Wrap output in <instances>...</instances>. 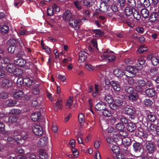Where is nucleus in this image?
<instances>
[{"mask_svg":"<svg viewBox=\"0 0 159 159\" xmlns=\"http://www.w3.org/2000/svg\"><path fill=\"white\" fill-rule=\"evenodd\" d=\"M138 61L139 64H136L133 66H128L126 67V70L127 72L125 74L126 76L130 78L134 77L135 76L136 74L138 72V70L142 69V65L145 63V61L144 60L139 59Z\"/></svg>","mask_w":159,"mask_h":159,"instance_id":"nucleus-1","label":"nucleus"},{"mask_svg":"<svg viewBox=\"0 0 159 159\" xmlns=\"http://www.w3.org/2000/svg\"><path fill=\"white\" fill-rule=\"evenodd\" d=\"M113 52L112 51L109 52L105 51L100 54L99 59L101 61L107 62H111L115 61V56L112 54Z\"/></svg>","mask_w":159,"mask_h":159,"instance_id":"nucleus-2","label":"nucleus"},{"mask_svg":"<svg viewBox=\"0 0 159 159\" xmlns=\"http://www.w3.org/2000/svg\"><path fill=\"white\" fill-rule=\"evenodd\" d=\"M119 135L117 134H111L107 137V141L111 149H118V147L116 145V142L118 140Z\"/></svg>","mask_w":159,"mask_h":159,"instance_id":"nucleus-3","label":"nucleus"},{"mask_svg":"<svg viewBox=\"0 0 159 159\" xmlns=\"http://www.w3.org/2000/svg\"><path fill=\"white\" fill-rule=\"evenodd\" d=\"M89 89V92L92 93L93 96L95 97L99 94L100 92L102 90V88L98 84H95L94 86H90Z\"/></svg>","mask_w":159,"mask_h":159,"instance_id":"nucleus-4","label":"nucleus"},{"mask_svg":"<svg viewBox=\"0 0 159 159\" xmlns=\"http://www.w3.org/2000/svg\"><path fill=\"white\" fill-rule=\"evenodd\" d=\"M88 35H92L94 37H99L102 36L103 34V32L101 31L100 29H96L93 30H88L85 31Z\"/></svg>","mask_w":159,"mask_h":159,"instance_id":"nucleus-5","label":"nucleus"},{"mask_svg":"<svg viewBox=\"0 0 159 159\" xmlns=\"http://www.w3.org/2000/svg\"><path fill=\"white\" fill-rule=\"evenodd\" d=\"M146 85V81L143 79L137 80L135 81V89L137 91H141L143 87Z\"/></svg>","mask_w":159,"mask_h":159,"instance_id":"nucleus-6","label":"nucleus"},{"mask_svg":"<svg viewBox=\"0 0 159 159\" xmlns=\"http://www.w3.org/2000/svg\"><path fill=\"white\" fill-rule=\"evenodd\" d=\"M28 138V135L27 133L25 131H22L20 133V136L15 138V140L16 141L18 140V141L17 142V144H22L23 143L22 140H25Z\"/></svg>","mask_w":159,"mask_h":159,"instance_id":"nucleus-7","label":"nucleus"},{"mask_svg":"<svg viewBox=\"0 0 159 159\" xmlns=\"http://www.w3.org/2000/svg\"><path fill=\"white\" fill-rule=\"evenodd\" d=\"M32 130L34 134L38 136H41L43 133V130L42 127L39 125H34L32 128Z\"/></svg>","mask_w":159,"mask_h":159,"instance_id":"nucleus-8","label":"nucleus"},{"mask_svg":"<svg viewBox=\"0 0 159 159\" xmlns=\"http://www.w3.org/2000/svg\"><path fill=\"white\" fill-rule=\"evenodd\" d=\"M111 153H113L117 159H121L124 157L122 150H111Z\"/></svg>","mask_w":159,"mask_h":159,"instance_id":"nucleus-9","label":"nucleus"},{"mask_svg":"<svg viewBox=\"0 0 159 159\" xmlns=\"http://www.w3.org/2000/svg\"><path fill=\"white\" fill-rule=\"evenodd\" d=\"M80 19L74 20L73 19L69 20V24L70 26L75 29L79 28L80 25Z\"/></svg>","mask_w":159,"mask_h":159,"instance_id":"nucleus-10","label":"nucleus"},{"mask_svg":"<svg viewBox=\"0 0 159 159\" xmlns=\"http://www.w3.org/2000/svg\"><path fill=\"white\" fill-rule=\"evenodd\" d=\"M48 143V138L47 137H43L40 138L38 142V146L42 147L45 146Z\"/></svg>","mask_w":159,"mask_h":159,"instance_id":"nucleus-11","label":"nucleus"},{"mask_svg":"<svg viewBox=\"0 0 159 159\" xmlns=\"http://www.w3.org/2000/svg\"><path fill=\"white\" fill-rule=\"evenodd\" d=\"M147 59L151 60L152 64L154 66L157 65L159 62V57H153L151 55H149L148 56Z\"/></svg>","mask_w":159,"mask_h":159,"instance_id":"nucleus-12","label":"nucleus"},{"mask_svg":"<svg viewBox=\"0 0 159 159\" xmlns=\"http://www.w3.org/2000/svg\"><path fill=\"white\" fill-rule=\"evenodd\" d=\"M14 62L16 65L20 67H23L26 64V61L22 58H18L14 59Z\"/></svg>","mask_w":159,"mask_h":159,"instance_id":"nucleus-13","label":"nucleus"},{"mask_svg":"<svg viewBox=\"0 0 159 159\" xmlns=\"http://www.w3.org/2000/svg\"><path fill=\"white\" fill-rule=\"evenodd\" d=\"M73 17L69 11H66L63 15V19L66 21H69V20L73 19Z\"/></svg>","mask_w":159,"mask_h":159,"instance_id":"nucleus-14","label":"nucleus"},{"mask_svg":"<svg viewBox=\"0 0 159 159\" xmlns=\"http://www.w3.org/2000/svg\"><path fill=\"white\" fill-rule=\"evenodd\" d=\"M88 56L87 53L85 51H81L79 54V61L80 62L84 61Z\"/></svg>","mask_w":159,"mask_h":159,"instance_id":"nucleus-15","label":"nucleus"},{"mask_svg":"<svg viewBox=\"0 0 159 159\" xmlns=\"http://www.w3.org/2000/svg\"><path fill=\"white\" fill-rule=\"evenodd\" d=\"M1 84L3 87L8 88L12 85V82L9 80L4 79L1 82Z\"/></svg>","mask_w":159,"mask_h":159,"instance_id":"nucleus-16","label":"nucleus"},{"mask_svg":"<svg viewBox=\"0 0 159 159\" xmlns=\"http://www.w3.org/2000/svg\"><path fill=\"white\" fill-rule=\"evenodd\" d=\"M6 69L10 73H15L16 70V66L13 64H8L6 66Z\"/></svg>","mask_w":159,"mask_h":159,"instance_id":"nucleus-17","label":"nucleus"},{"mask_svg":"<svg viewBox=\"0 0 159 159\" xmlns=\"http://www.w3.org/2000/svg\"><path fill=\"white\" fill-rule=\"evenodd\" d=\"M106 104L102 102H100L95 106V109L98 111L103 110L105 108Z\"/></svg>","mask_w":159,"mask_h":159,"instance_id":"nucleus-18","label":"nucleus"},{"mask_svg":"<svg viewBox=\"0 0 159 159\" xmlns=\"http://www.w3.org/2000/svg\"><path fill=\"white\" fill-rule=\"evenodd\" d=\"M62 101V100L61 99H58L54 106V109L55 111H57L58 109L61 110L62 108L63 105Z\"/></svg>","mask_w":159,"mask_h":159,"instance_id":"nucleus-19","label":"nucleus"},{"mask_svg":"<svg viewBox=\"0 0 159 159\" xmlns=\"http://www.w3.org/2000/svg\"><path fill=\"white\" fill-rule=\"evenodd\" d=\"M39 157L42 159H48V154L46 152L45 150H39Z\"/></svg>","mask_w":159,"mask_h":159,"instance_id":"nucleus-20","label":"nucleus"},{"mask_svg":"<svg viewBox=\"0 0 159 159\" xmlns=\"http://www.w3.org/2000/svg\"><path fill=\"white\" fill-rule=\"evenodd\" d=\"M111 87L114 90L117 92H118L120 89L119 83L117 81H112Z\"/></svg>","mask_w":159,"mask_h":159,"instance_id":"nucleus-21","label":"nucleus"},{"mask_svg":"<svg viewBox=\"0 0 159 159\" xmlns=\"http://www.w3.org/2000/svg\"><path fill=\"white\" fill-rule=\"evenodd\" d=\"M114 75L117 77H121L124 74V72L119 68L114 69L113 71Z\"/></svg>","mask_w":159,"mask_h":159,"instance_id":"nucleus-22","label":"nucleus"},{"mask_svg":"<svg viewBox=\"0 0 159 159\" xmlns=\"http://www.w3.org/2000/svg\"><path fill=\"white\" fill-rule=\"evenodd\" d=\"M16 103V100L10 99L7 100L5 104L7 106L13 107L14 106Z\"/></svg>","mask_w":159,"mask_h":159,"instance_id":"nucleus-23","label":"nucleus"},{"mask_svg":"<svg viewBox=\"0 0 159 159\" xmlns=\"http://www.w3.org/2000/svg\"><path fill=\"white\" fill-rule=\"evenodd\" d=\"M73 102V98L70 97L67 100L65 104V107L66 109H70L71 108Z\"/></svg>","mask_w":159,"mask_h":159,"instance_id":"nucleus-24","label":"nucleus"},{"mask_svg":"<svg viewBox=\"0 0 159 159\" xmlns=\"http://www.w3.org/2000/svg\"><path fill=\"white\" fill-rule=\"evenodd\" d=\"M146 94L149 97H152L154 96L156 93L155 91L153 89L149 88L145 91Z\"/></svg>","mask_w":159,"mask_h":159,"instance_id":"nucleus-25","label":"nucleus"},{"mask_svg":"<svg viewBox=\"0 0 159 159\" xmlns=\"http://www.w3.org/2000/svg\"><path fill=\"white\" fill-rule=\"evenodd\" d=\"M41 115L40 113L39 112H36L32 114L31 117L32 120L34 121H37Z\"/></svg>","mask_w":159,"mask_h":159,"instance_id":"nucleus-26","label":"nucleus"},{"mask_svg":"<svg viewBox=\"0 0 159 159\" xmlns=\"http://www.w3.org/2000/svg\"><path fill=\"white\" fill-rule=\"evenodd\" d=\"M134 8L132 7L131 8L129 7H126L125 10V13L126 16H129L131 15L133 13L134 10Z\"/></svg>","mask_w":159,"mask_h":159,"instance_id":"nucleus-27","label":"nucleus"},{"mask_svg":"<svg viewBox=\"0 0 159 159\" xmlns=\"http://www.w3.org/2000/svg\"><path fill=\"white\" fill-rule=\"evenodd\" d=\"M127 127L128 130L131 132L133 131L136 129L135 124L131 122L128 124Z\"/></svg>","mask_w":159,"mask_h":159,"instance_id":"nucleus-28","label":"nucleus"},{"mask_svg":"<svg viewBox=\"0 0 159 159\" xmlns=\"http://www.w3.org/2000/svg\"><path fill=\"white\" fill-rule=\"evenodd\" d=\"M125 111L127 114L132 116L133 115L134 112V111L132 108L129 107H127L125 109ZM131 118H132V117Z\"/></svg>","mask_w":159,"mask_h":159,"instance_id":"nucleus-29","label":"nucleus"},{"mask_svg":"<svg viewBox=\"0 0 159 159\" xmlns=\"http://www.w3.org/2000/svg\"><path fill=\"white\" fill-rule=\"evenodd\" d=\"M23 92L21 91H17L14 92L13 97L14 98H17L22 97L23 95Z\"/></svg>","mask_w":159,"mask_h":159,"instance_id":"nucleus-30","label":"nucleus"},{"mask_svg":"<svg viewBox=\"0 0 159 159\" xmlns=\"http://www.w3.org/2000/svg\"><path fill=\"white\" fill-rule=\"evenodd\" d=\"M157 18V13L153 12L150 16L149 20L151 22H153L156 21Z\"/></svg>","mask_w":159,"mask_h":159,"instance_id":"nucleus-31","label":"nucleus"},{"mask_svg":"<svg viewBox=\"0 0 159 159\" xmlns=\"http://www.w3.org/2000/svg\"><path fill=\"white\" fill-rule=\"evenodd\" d=\"M84 5L87 7H90L93 4V0H83Z\"/></svg>","mask_w":159,"mask_h":159,"instance_id":"nucleus-32","label":"nucleus"},{"mask_svg":"<svg viewBox=\"0 0 159 159\" xmlns=\"http://www.w3.org/2000/svg\"><path fill=\"white\" fill-rule=\"evenodd\" d=\"M104 99L105 101L109 104L112 102L113 101L112 97L111 95H105Z\"/></svg>","mask_w":159,"mask_h":159,"instance_id":"nucleus-33","label":"nucleus"},{"mask_svg":"<svg viewBox=\"0 0 159 159\" xmlns=\"http://www.w3.org/2000/svg\"><path fill=\"white\" fill-rule=\"evenodd\" d=\"M141 13L144 18H146L148 17L149 15V12L146 9H142L141 10Z\"/></svg>","mask_w":159,"mask_h":159,"instance_id":"nucleus-34","label":"nucleus"},{"mask_svg":"<svg viewBox=\"0 0 159 159\" xmlns=\"http://www.w3.org/2000/svg\"><path fill=\"white\" fill-rule=\"evenodd\" d=\"M159 72L158 69L156 67L152 68L150 70V74L152 76H155Z\"/></svg>","mask_w":159,"mask_h":159,"instance_id":"nucleus-35","label":"nucleus"},{"mask_svg":"<svg viewBox=\"0 0 159 159\" xmlns=\"http://www.w3.org/2000/svg\"><path fill=\"white\" fill-rule=\"evenodd\" d=\"M114 101L118 107L122 105L123 103V99L120 98H117Z\"/></svg>","mask_w":159,"mask_h":159,"instance_id":"nucleus-36","label":"nucleus"},{"mask_svg":"<svg viewBox=\"0 0 159 159\" xmlns=\"http://www.w3.org/2000/svg\"><path fill=\"white\" fill-rule=\"evenodd\" d=\"M24 84L27 86H30L32 84V80L30 79L29 77H25L24 78Z\"/></svg>","mask_w":159,"mask_h":159,"instance_id":"nucleus-37","label":"nucleus"},{"mask_svg":"<svg viewBox=\"0 0 159 159\" xmlns=\"http://www.w3.org/2000/svg\"><path fill=\"white\" fill-rule=\"evenodd\" d=\"M133 10L134 11L132 14H133L134 17L136 20H139L141 18L140 15L139 14L138 11L135 9Z\"/></svg>","mask_w":159,"mask_h":159,"instance_id":"nucleus-38","label":"nucleus"},{"mask_svg":"<svg viewBox=\"0 0 159 159\" xmlns=\"http://www.w3.org/2000/svg\"><path fill=\"white\" fill-rule=\"evenodd\" d=\"M82 1V0H77V1L74 2V4L75 6L78 9H81L82 6L81 2Z\"/></svg>","mask_w":159,"mask_h":159,"instance_id":"nucleus-39","label":"nucleus"},{"mask_svg":"<svg viewBox=\"0 0 159 159\" xmlns=\"http://www.w3.org/2000/svg\"><path fill=\"white\" fill-rule=\"evenodd\" d=\"M103 110V111L102 112V114L103 116L107 117H110L112 115V113L111 111H109L108 109H105Z\"/></svg>","mask_w":159,"mask_h":159,"instance_id":"nucleus-40","label":"nucleus"},{"mask_svg":"<svg viewBox=\"0 0 159 159\" xmlns=\"http://www.w3.org/2000/svg\"><path fill=\"white\" fill-rule=\"evenodd\" d=\"M32 92L34 94H37L39 93V89L37 84L33 87L32 89Z\"/></svg>","mask_w":159,"mask_h":159,"instance_id":"nucleus-41","label":"nucleus"},{"mask_svg":"<svg viewBox=\"0 0 159 159\" xmlns=\"http://www.w3.org/2000/svg\"><path fill=\"white\" fill-rule=\"evenodd\" d=\"M116 127L117 129L122 131L124 129L125 126L121 123H118L116 124Z\"/></svg>","mask_w":159,"mask_h":159,"instance_id":"nucleus-42","label":"nucleus"},{"mask_svg":"<svg viewBox=\"0 0 159 159\" xmlns=\"http://www.w3.org/2000/svg\"><path fill=\"white\" fill-rule=\"evenodd\" d=\"M142 145L141 143L136 142L134 143L133 145L134 149H141Z\"/></svg>","mask_w":159,"mask_h":159,"instance_id":"nucleus-43","label":"nucleus"},{"mask_svg":"<svg viewBox=\"0 0 159 159\" xmlns=\"http://www.w3.org/2000/svg\"><path fill=\"white\" fill-rule=\"evenodd\" d=\"M138 96L137 94L134 93L130 94L129 96V98L130 100L132 101H136L138 98Z\"/></svg>","mask_w":159,"mask_h":159,"instance_id":"nucleus-44","label":"nucleus"},{"mask_svg":"<svg viewBox=\"0 0 159 159\" xmlns=\"http://www.w3.org/2000/svg\"><path fill=\"white\" fill-rule=\"evenodd\" d=\"M79 121L80 123H83L84 122L85 118L84 116L82 113L79 114L78 116Z\"/></svg>","mask_w":159,"mask_h":159,"instance_id":"nucleus-45","label":"nucleus"},{"mask_svg":"<svg viewBox=\"0 0 159 159\" xmlns=\"http://www.w3.org/2000/svg\"><path fill=\"white\" fill-rule=\"evenodd\" d=\"M85 68L87 70L89 71H92L94 70L95 67L91 65L88 63L85 64Z\"/></svg>","mask_w":159,"mask_h":159,"instance_id":"nucleus-46","label":"nucleus"},{"mask_svg":"<svg viewBox=\"0 0 159 159\" xmlns=\"http://www.w3.org/2000/svg\"><path fill=\"white\" fill-rule=\"evenodd\" d=\"M127 4L132 7L134 8L136 5V2L135 0H127Z\"/></svg>","mask_w":159,"mask_h":159,"instance_id":"nucleus-47","label":"nucleus"},{"mask_svg":"<svg viewBox=\"0 0 159 159\" xmlns=\"http://www.w3.org/2000/svg\"><path fill=\"white\" fill-rule=\"evenodd\" d=\"M143 104L145 106H150L152 105V102L149 99H146L143 102Z\"/></svg>","mask_w":159,"mask_h":159,"instance_id":"nucleus-48","label":"nucleus"},{"mask_svg":"<svg viewBox=\"0 0 159 159\" xmlns=\"http://www.w3.org/2000/svg\"><path fill=\"white\" fill-rule=\"evenodd\" d=\"M100 7V10L103 12L106 11L108 8V6L104 3H103L101 4Z\"/></svg>","mask_w":159,"mask_h":159,"instance_id":"nucleus-49","label":"nucleus"},{"mask_svg":"<svg viewBox=\"0 0 159 159\" xmlns=\"http://www.w3.org/2000/svg\"><path fill=\"white\" fill-rule=\"evenodd\" d=\"M109 106L111 109L113 110L117 109L118 107V106H117V104L114 101H113V102L111 103H109Z\"/></svg>","mask_w":159,"mask_h":159,"instance_id":"nucleus-50","label":"nucleus"},{"mask_svg":"<svg viewBox=\"0 0 159 159\" xmlns=\"http://www.w3.org/2000/svg\"><path fill=\"white\" fill-rule=\"evenodd\" d=\"M9 30V28L7 25H3L1 27V31L4 33H7Z\"/></svg>","mask_w":159,"mask_h":159,"instance_id":"nucleus-51","label":"nucleus"},{"mask_svg":"<svg viewBox=\"0 0 159 159\" xmlns=\"http://www.w3.org/2000/svg\"><path fill=\"white\" fill-rule=\"evenodd\" d=\"M53 14V9L52 6H49L47 9V14L49 16H52Z\"/></svg>","mask_w":159,"mask_h":159,"instance_id":"nucleus-52","label":"nucleus"},{"mask_svg":"<svg viewBox=\"0 0 159 159\" xmlns=\"http://www.w3.org/2000/svg\"><path fill=\"white\" fill-rule=\"evenodd\" d=\"M105 89L108 90L109 89L110 86H112V81H110L108 80H105Z\"/></svg>","mask_w":159,"mask_h":159,"instance_id":"nucleus-53","label":"nucleus"},{"mask_svg":"<svg viewBox=\"0 0 159 159\" xmlns=\"http://www.w3.org/2000/svg\"><path fill=\"white\" fill-rule=\"evenodd\" d=\"M148 49V48L145 45H141L138 49V51L139 53H142L144 51H146Z\"/></svg>","mask_w":159,"mask_h":159,"instance_id":"nucleus-54","label":"nucleus"},{"mask_svg":"<svg viewBox=\"0 0 159 159\" xmlns=\"http://www.w3.org/2000/svg\"><path fill=\"white\" fill-rule=\"evenodd\" d=\"M8 43L10 44V46H14L16 48L17 45V42L16 40L14 39L9 40H8Z\"/></svg>","mask_w":159,"mask_h":159,"instance_id":"nucleus-55","label":"nucleus"},{"mask_svg":"<svg viewBox=\"0 0 159 159\" xmlns=\"http://www.w3.org/2000/svg\"><path fill=\"white\" fill-rule=\"evenodd\" d=\"M122 141L125 146H127L129 145L130 140L129 138H127L123 139L122 140Z\"/></svg>","mask_w":159,"mask_h":159,"instance_id":"nucleus-56","label":"nucleus"},{"mask_svg":"<svg viewBox=\"0 0 159 159\" xmlns=\"http://www.w3.org/2000/svg\"><path fill=\"white\" fill-rule=\"evenodd\" d=\"M17 119V116H13L9 117L8 121L10 123L15 122L16 121Z\"/></svg>","mask_w":159,"mask_h":159,"instance_id":"nucleus-57","label":"nucleus"},{"mask_svg":"<svg viewBox=\"0 0 159 159\" xmlns=\"http://www.w3.org/2000/svg\"><path fill=\"white\" fill-rule=\"evenodd\" d=\"M125 92L128 94L131 93L133 92V89L131 87H126L125 89Z\"/></svg>","mask_w":159,"mask_h":159,"instance_id":"nucleus-58","label":"nucleus"},{"mask_svg":"<svg viewBox=\"0 0 159 159\" xmlns=\"http://www.w3.org/2000/svg\"><path fill=\"white\" fill-rule=\"evenodd\" d=\"M83 14L85 17L89 18L90 16V13L88 10L86 9L83 10Z\"/></svg>","mask_w":159,"mask_h":159,"instance_id":"nucleus-59","label":"nucleus"},{"mask_svg":"<svg viewBox=\"0 0 159 159\" xmlns=\"http://www.w3.org/2000/svg\"><path fill=\"white\" fill-rule=\"evenodd\" d=\"M146 148L147 149H153L154 148V144L152 143H146Z\"/></svg>","mask_w":159,"mask_h":159,"instance_id":"nucleus-60","label":"nucleus"},{"mask_svg":"<svg viewBox=\"0 0 159 159\" xmlns=\"http://www.w3.org/2000/svg\"><path fill=\"white\" fill-rule=\"evenodd\" d=\"M20 111L18 109H13L10 110L9 113L10 114H18L20 113Z\"/></svg>","mask_w":159,"mask_h":159,"instance_id":"nucleus-61","label":"nucleus"},{"mask_svg":"<svg viewBox=\"0 0 159 159\" xmlns=\"http://www.w3.org/2000/svg\"><path fill=\"white\" fill-rule=\"evenodd\" d=\"M149 120L151 121L154 122L156 120L155 116L152 114H150L148 116Z\"/></svg>","mask_w":159,"mask_h":159,"instance_id":"nucleus-62","label":"nucleus"},{"mask_svg":"<svg viewBox=\"0 0 159 159\" xmlns=\"http://www.w3.org/2000/svg\"><path fill=\"white\" fill-rule=\"evenodd\" d=\"M8 96V94L7 92H2L0 93V98L6 99Z\"/></svg>","mask_w":159,"mask_h":159,"instance_id":"nucleus-63","label":"nucleus"},{"mask_svg":"<svg viewBox=\"0 0 159 159\" xmlns=\"http://www.w3.org/2000/svg\"><path fill=\"white\" fill-rule=\"evenodd\" d=\"M16 48L15 47L9 45L8 48V52L13 53L14 52Z\"/></svg>","mask_w":159,"mask_h":159,"instance_id":"nucleus-64","label":"nucleus"}]
</instances>
